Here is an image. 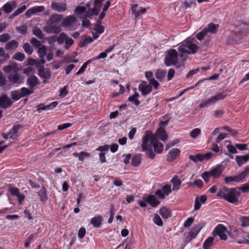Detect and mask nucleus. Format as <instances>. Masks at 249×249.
I'll return each mask as SVG.
<instances>
[{
  "mask_svg": "<svg viewBox=\"0 0 249 249\" xmlns=\"http://www.w3.org/2000/svg\"><path fill=\"white\" fill-rule=\"evenodd\" d=\"M239 220L241 222V226L242 227L249 226V216H241Z\"/></svg>",
  "mask_w": 249,
  "mask_h": 249,
  "instance_id": "58836bf2",
  "label": "nucleus"
},
{
  "mask_svg": "<svg viewBox=\"0 0 249 249\" xmlns=\"http://www.w3.org/2000/svg\"><path fill=\"white\" fill-rule=\"evenodd\" d=\"M142 157L141 154H138L134 156L131 158V164L134 167L138 166L142 162Z\"/></svg>",
  "mask_w": 249,
  "mask_h": 249,
  "instance_id": "bb28decb",
  "label": "nucleus"
},
{
  "mask_svg": "<svg viewBox=\"0 0 249 249\" xmlns=\"http://www.w3.org/2000/svg\"><path fill=\"white\" fill-rule=\"evenodd\" d=\"M73 156L75 157L78 158L80 161H83L85 158L89 157L90 154L87 152L82 151L80 153H73Z\"/></svg>",
  "mask_w": 249,
  "mask_h": 249,
  "instance_id": "72a5a7b5",
  "label": "nucleus"
},
{
  "mask_svg": "<svg viewBox=\"0 0 249 249\" xmlns=\"http://www.w3.org/2000/svg\"><path fill=\"white\" fill-rule=\"evenodd\" d=\"M228 92L227 91L224 90L221 92L218 93L215 96L211 97V101L214 104L217 101L224 99L227 96Z\"/></svg>",
  "mask_w": 249,
  "mask_h": 249,
  "instance_id": "4be33fe9",
  "label": "nucleus"
},
{
  "mask_svg": "<svg viewBox=\"0 0 249 249\" xmlns=\"http://www.w3.org/2000/svg\"><path fill=\"white\" fill-rule=\"evenodd\" d=\"M249 173V167H246L244 170L240 173L238 175L233 176L234 178V182L238 183V182H243L246 181V178L247 177L248 174Z\"/></svg>",
  "mask_w": 249,
  "mask_h": 249,
  "instance_id": "f8f14e48",
  "label": "nucleus"
},
{
  "mask_svg": "<svg viewBox=\"0 0 249 249\" xmlns=\"http://www.w3.org/2000/svg\"><path fill=\"white\" fill-rule=\"evenodd\" d=\"M249 160V156L248 155H245L244 156H236L235 157V160L239 166L246 163Z\"/></svg>",
  "mask_w": 249,
  "mask_h": 249,
  "instance_id": "393cba45",
  "label": "nucleus"
},
{
  "mask_svg": "<svg viewBox=\"0 0 249 249\" xmlns=\"http://www.w3.org/2000/svg\"><path fill=\"white\" fill-rule=\"evenodd\" d=\"M86 11V8L85 6H78L75 9L74 12L76 14L80 15L85 13Z\"/></svg>",
  "mask_w": 249,
  "mask_h": 249,
  "instance_id": "680f3d73",
  "label": "nucleus"
},
{
  "mask_svg": "<svg viewBox=\"0 0 249 249\" xmlns=\"http://www.w3.org/2000/svg\"><path fill=\"white\" fill-rule=\"evenodd\" d=\"M227 148L229 153L231 154H236L237 153V150L235 146L229 144L227 145Z\"/></svg>",
  "mask_w": 249,
  "mask_h": 249,
  "instance_id": "338daca9",
  "label": "nucleus"
},
{
  "mask_svg": "<svg viewBox=\"0 0 249 249\" xmlns=\"http://www.w3.org/2000/svg\"><path fill=\"white\" fill-rule=\"evenodd\" d=\"M109 146L107 144H106L103 146H99L98 148L96 149V151H100L101 152L99 153V159L101 163L106 162V152H107L109 150Z\"/></svg>",
  "mask_w": 249,
  "mask_h": 249,
  "instance_id": "ddd939ff",
  "label": "nucleus"
},
{
  "mask_svg": "<svg viewBox=\"0 0 249 249\" xmlns=\"http://www.w3.org/2000/svg\"><path fill=\"white\" fill-rule=\"evenodd\" d=\"M152 85L148 84L146 81H142L139 85L138 89L143 96L149 94L152 90Z\"/></svg>",
  "mask_w": 249,
  "mask_h": 249,
  "instance_id": "1a4fd4ad",
  "label": "nucleus"
},
{
  "mask_svg": "<svg viewBox=\"0 0 249 249\" xmlns=\"http://www.w3.org/2000/svg\"><path fill=\"white\" fill-rule=\"evenodd\" d=\"M171 183L173 184V191H177L179 190L181 184V180L177 178V176L174 177L171 180Z\"/></svg>",
  "mask_w": 249,
  "mask_h": 249,
  "instance_id": "c756f323",
  "label": "nucleus"
},
{
  "mask_svg": "<svg viewBox=\"0 0 249 249\" xmlns=\"http://www.w3.org/2000/svg\"><path fill=\"white\" fill-rule=\"evenodd\" d=\"M0 57H2L3 60L6 61L10 58V56L8 53H5L3 48L0 47Z\"/></svg>",
  "mask_w": 249,
  "mask_h": 249,
  "instance_id": "3c124183",
  "label": "nucleus"
},
{
  "mask_svg": "<svg viewBox=\"0 0 249 249\" xmlns=\"http://www.w3.org/2000/svg\"><path fill=\"white\" fill-rule=\"evenodd\" d=\"M178 53L175 49L169 50L164 59L165 64L167 66L175 65L178 61Z\"/></svg>",
  "mask_w": 249,
  "mask_h": 249,
  "instance_id": "20e7f679",
  "label": "nucleus"
},
{
  "mask_svg": "<svg viewBox=\"0 0 249 249\" xmlns=\"http://www.w3.org/2000/svg\"><path fill=\"white\" fill-rule=\"evenodd\" d=\"M203 82H204V80H199L194 86L190 87L187 89H184V90H183L181 92H180L178 96H180L182 95L186 91H187L189 89H194L195 87H196L197 86H199L201 83H202Z\"/></svg>",
  "mask_w": 249,
  "mask_h": 249,
  "instance_id": "13d9d810",
  "label": "nucleus"
},
{
  "mask_svg": "<svg viewBox=\"0 0 249 249\" xmlns=\"http://www.w3.org/2000/svg\"><path fill=\"white\" fill-rule=\"evenodd\" d=\"M68 36L64 33L60 34L59 37L57 38V42L59 44L63 43L66 39H67Z\"/></svg>",
  "mask_w": 249,
  "mask_h": 249,
  "instance_id": "4d7b16f0",
  "label": "nucleus"
},
{
  "mask_svg": "<svg viewBox=\"0 0 249 249\" xmlns=\"http://www.w3.org/2000/svg\"><path fill=\"white\" fill-rule=\"evenodd\" d=\"M7 80L5 76L1 71H0V87H4L6 84Z\"/></svg>",
  "mask_w": 249,
  "mask_h": 249,
  "instance_id": "603ef678",
  "label": "nucleus"
},
{
  "mask_svg": "<svg viewBox=\"0 0 249 249\" xmlns=\"http://www.w3.org/2000/svg\"><path fill=\"white\" fill-rule=\"evenodd\" d=\"M45 31L48 34H58L61 31L60 26H57L56 23L51 22L48 20L46 26L44 28Z\"/></svg>",
  "mask_w": 249,
  "mask_h": 249,
  "instance_id": "39448f33",
  "label": "nucleus"
},
{
  "mask_svg": "<svg viewBox=\"0 0 249 249\" xmlns=\"http://www.w3.org/2000/svg\"><path fill=\"white\" fill-rule=\"evenodd\" d=\"M38 55L40 58H43L46 55L47 48L44 45H42L39 47L37 51Z\"/></svg>",
  "mask_w": 249,
  "mask_h": 249,
  "instance_id": "ea45409f",
  "label": "nucleus"
},
{
  "mask_svg": "<svg viewBox=\"0 0 249 249\" xmlns=\"http://www.w3.org/2000/svg\"><path fill=\"white\" fill-rule=\"evenodd\" d=\"M38 75L41 78L48 79L51 76V72L48 70H45L44 68H40L38 71Z\"/></svg>",
  "mask_w": 249,
  "mask_h": 249,
  "instance_id": "473e14b6",
  "label": "nucleus"
},
{
  "mask_svg": "<svg viewBox=\"0 0 249 249\" xmlns=\"http://www.w3.org/2000/svg\"><path fill=\"white\" fill-rule=\"evenodd\" d=\"M30 42L34 47L36 48H39L41 45L40 41L35 37L31 39Z\"/></svg>",
  "mask_w": 249,
  "mask_h": 249,
  "instance_id": "69168bd1",
  "label": "nucleus"
},
{
  "mask_svg": "<svg viewBox=\"0 0 249 249\" xmlns=\"http://www.w3.org/2000/svg\"><path fill=\"white\" fill-rule=\"evenodd\" d=\"M8 192L12 196H16L18 199V203L21 204L25 198L24 195L20 192L19 190L16 187H13L11 184H9Z\"/></svg>",
  "mask_w": 249,
  "mask_h": 249,
  "instance_id": "0eeeda50",
  "label": "nucleus"
},
{
  "mask_svg": "<svg viewBox=\"0 0 249 249\" xmlns=\"http://www.w3.org/2000/svg\"><path fill=\"white\" fill-rule=\"evenodd\" d=\"M224 169L223 165L218 164L209 171L210 174L214 178H218L220 177Z\"/></svg>",
  "mask_w": 249,
  "mask_h": 249,
  "instance_id": "9b49d317",
  "label": "nucleus"
},
{
  "mask_svg": "<svg viewBox=\"0 0 249 249\" xmlns=\"http://www.w3.org/2000/svg\"><path fill=\"white\" fill-rule=\"evenodd\" d=\"M33 34L40 39L44 38V34L39 28H36L33 30Z\"/></svg>",
  "mask_w": 249,
  "mask_h": 249,
  "instance_id": "6e6d98bb",
  "label": "nucleus"
},
{
  "mask_svg": "<svg viewBox=\"0 0 249 249\" xmlns=\"http://www.w3.org/2000/svg\"><path fill=\"white\" fill-rule=\"evenodd\" d=\"M11 98L15 101H18L22 97L20 92L18 90H14L11 92Z\"/></svg>",
  "mask_w": 249,
  "mask_h": 249,
  "instance_id": "79ce46f5",
  "label": "nucleus"
},
{
  "mask_svg": "<svg viewBox=\"0 0 249 249\" xmlns=\"http://www.w3.org/2000/svg\"><path fill=\"white\" fill-rule=\"evenodd\" d=\"M227 230L226 228L223 224H218L213 230L212 234L214 236H216L222 233L224 231H226Z\"/></svg>",
  "mask_w": 249,
  "mask_h": 249,
  "instance_id": "a878e982",
  "label": "nucleus"
},
{
  "mask_svg": "<svg viewBox=\"0 0 249 249\" xmlns=\"http://www.w3.org/2000/svg\"><path fill=\"white\" fill-rule=\"evenodd\" d=\"M138 5L137 4H134L131 7L132 13L136 17H138L142 14H145L146 12V8H140V10H137Z\"/></svg>",
  "mask_w": 249,
  "mask_h": 249,
  "instance_id": "5701e85b",
  "label": "nucleus"
},
{
  "mask_svg": "<svg viewBox=\"0 0 249 249\" xmlns=\"http://www.w3.org/2000/svg\"><path fill=\"white\" fill-rule=\"evenodd\" d=\"M213 155L212 152H208L205 154L199 153L196 155H190L189 159L194 162H197V161H202L205 160H207L210 159Z\"/></svg>",
  "mask_w": 249,
  "mask_h": 249,
  "instance_id": "423d86ee",
  "label": "nucleus"
},
{
  "mask_svg": "<svg viewBox=\"0 0 249 249\" xmlns=\"http://www.w3.org/2000/svg\"><path fill=\"white\" fill-rule=\"evenodd\" d=\"M63 19V16L59 14H53L49 19L51 22L57 23Z\"/></svg>",
  "mask_w": 249,
  "mask_h": 249,
  "instance_id": "e433bc0d",
  "label": "nucleus"
},
{
  "mask_svg": "<svg viewBox=\"0 0 249 249\" xmlns=\"http://www.w3.org/2000/svg\"><path fill=\"white\" fill-rule=\"evenodd\" d=\"M214 238L213 237L210 236L207 238L204 241L203 245V249H209L210 247L212 246Z\"/></svg>",
  "mask_w": 249,
  "mask_h": 249,
  "instance_id": "4c0bfd02",
  "label": "nucleus"
},
{
  "mask_svg": "<svg viewBox=\"0 0 249 249\" xmlns=\"http://www.w3.org/2000/svg\"><path fill=\"white\" fill-rule=\"evenodd\" d=\"M2 8L3 9L4 12L6 14L11 13L13 9L12 5L9 2L4 4Z\"/></svg>",
  "mask_w": 249,
  "mask_h": 249,
  "instance_id": "de8ad7c7",
  "label": "nucleus"
},
{
  "mask_svg": "<svg viewBox=\"0 0 249 249\" xmlns=\"http://www.w3.org/2000/svg\"><path fill=\"white\" fill-rule=\"evenodd\" d=\"M27 84L30 87L31 89H34V88L39 84L38 79L35 75H32L28 78Z\"/></svg>",
  "mask_w": 249,
  "mask_h": 249,
  "instance_id": "6ab92c4d",
  "label": "nucleus"
},
{
  "mask_svg": "<svg viewBox=\"0 0 249 249\" xmlns=\"http://www.w3.org/2000/svg\"><path fill=\"white\" fill-rule=\"evenodd\" d=\"M34 234H31L26 239L25 242L24 244V247L26 248H28L30 246V245L31 244V242L33 241L34 239V238L35 237Z\"/></svg>",
  "mask_w": 249,
  "mask_h": 249,
  "instance_id": "e2e57ef3",
  "label": "nucleus"
},
{
  "mask_svg": "<svg viewBox=\"0 0 249 249\" xmlns=\"http://www.w3.org/2000/svg\"><path fill=\"white\" fill-rule=\"evenodd\" d=\"M103 220V218L101 215H98L92 217L90 220L91 224L95 228H99Z\"/></svg>",
  "mask_w": 249,
  "mask_h": 249,
  "instance_id": "412c9836",
  "label": "nucleus"
},
{
  "mask_svg": "<svg viewBox=\"0 0 249 249\" xmlns=\"http://www.w3.org/2000/svg\"><path fill=\"white\" fill-rule=\"evenodd\" d=\"M38 196H39L40 200L41 202H46L48 200L47 191L44 186L38 192Z\"/></svg>",
  "mask_w": 249,
  "mask_h": 249,
  "instance_id": "7c9ffc66",
  "label": "nucleus"
},
{
  "mask_svg": "<svg viewBox=\"0 0 249 249\" xmlns=\"http://www.w3.org/2000/svg\"><path fill=\"white\" fill-rule=\"evenodd\" d=\"M180 151L178 148H173L167 156V160L170 162L174 161L179 155Z\"/></svg>",
  "mask_w": 249,
  "mask_h": 249,
  "instance_id": "a211bd4d",
  "label": "nucleus"
},
{
  "mask_svg": "<svg viewBox=\"0 0 249 249\" xmlns=\"http://www.w3.org/2000/svg\"><path fill=\"white\" fill-rule=\"evenodd\" d=\"M19 45L18 42L16 40H12L5 44L6 50H13L16 49Z\"/></svg>",
  "mask_w": 249,
  "mask_h": 249,
  "instance_id": "b1692460",
  "label": "nucleus"
},
{
  "mask_svg": "<svg viewBox=\"0 0 249 249\" xmlns=\"http://www.w3.org/2000/svg\"><path fill=\"white\" fill-rule=\"evenodd\" d=\"M161 190L165 196H168L172 192L171 185L167 184L163 185L161 187Z\"/></svg>",
  "mask_w": 249,
  "mask_h": 249,
  "instance_id": "c03bdc74",
  "label": "nucleus"
},
{
  "mask_svg": "<svg viewBox=\"0 0 249 249\" xmlns=\"http://www.w3.org/2000/svg\"><path fill=\"white\" fill-rule=\"evenodd\" d=\"M156 134V137L163 142L165 141L167 139L168 136L166 131L161 127H160L157 129Z\"/></svg>",
  "mask_w": 249,
  "mask_h": 249,
  "instance_id": "aec40b11",
  "label": "nucleus"
},
{
  "mask_svg": "<svg viewBox=\"0 0 249 249\" xmlns=\"http://www.w3.org/2000/svg\"><path fill=\"white\" fill-rule=\"evenodd\" d=\"M219 27V25L218 24L211 23L205 29H206L207 33L209 32L212 34H215L217 32Z\"/></svg>",
  "mask_w": 249,
  "mask_h": 249,
  "instance_id": "cd10ccee",
  "label": "nucleus"
},
{
  "mask_svg": "<svg viewBox=\"0 0 249 249\" xmlns=\"http://www.w3.org/2000/svg\"><path fill=\"white\" fill-rule=\"evenodd\" d=\"M13 102L8 97L6 94H2L0 96V107L7 109L13 104Z\"/></svg>",
  "mask_w": 249,
  "mask_h": 249,
  "instance_id": "9d476101",
  "label": "nucleus"
},
{
  "mask_svg": "<svg viewBox=\"0 0 249 249\" xmlns=\"http://www.w3.org/2000/svg\"><path fill=\"white\" fill-rule=\"evenodd\" d=\"M142 151L145 153L146 157L153 160L156 156L155 153H161L164 146L158 141L155 135L151 132L146 131L142 138Z\"/></svg>",
  "mask_w": 249,
  "mask_h": 249,
  "instance_id": "f257e3e1",
  "label": "nucleus"
},
{
  "mask_svg": "<svg viewBox=\"0 0 249 249\" xmlns=\"http://www.w3.org/2000/svg\"><path fill=\"white\" fill-rule=\"evenodd\" d=\"M159 213L164 219H167L171 216V211L165 207H162L160 209Z\"/></svg>",
  "mask_w": 249,
  "mask_h": 249,
  "instance_id": "c85d7f7f",
  "label": "nucleus"
},
{
  "mask_svg": "<svg viewBox=\"0 0 249 249\" xmlns=\"http://www.w3.org/2000/svg\"><path fill=\"white\" fill-rule=\"evenodd\" d=\"M77 21V18L75 16H69L66 17L62 22L63 27H70Z\"/></svg>",
  "mask_w": 249,
  "mask_h": 249,
  "instance_id": "2eb2a0df",
  "label": "nucleus"
},
{
  "mask_svg": "<svg viewBox=\"0 0 249 249\" xmlns=\"http://www.w3.org/2000/svg\"><path fill=\"white\" fill-rule=\"evenodd\" d=\"M21 97L27 96L33 93V89H29L23 87L20 89Z\"/></svg>",
  "mask_w": 249,
  "mask_h": 249,
  "instance_id": "37998d69",
  "label": "nucleus"
},
{
  "mask_svg": "<svg viewBox=\"0 0 249 249\" xmlns=\"http://www.w3.org/2000/svg\"><path fill=\"white\" fill-rule=\"evenodd\" d=\"M23 48L26 53L29 55L31 54L34 51L33 49L28 43H24L23 45Z\"/></svg>",
  "mask_w": 249,
  "mask_h": 249,
  "instance_id": "49530a36",
  "label": "nucleus"
},
{
  "mask_svg": "<svg viewBox=\"0 0 249 249\" xmlns=\"http://www.w3.org/2000/svg\"><path fill=\"white\" fill-rule=\"evenodd\" d=\"M51 7L53 10L61 12L66 11L67 6L66 3L53 2L52 3Z\"/></svg>",
  "mask_w": 249,
  "mask_h": 249,
  "instance_id": "f3484780",
  "label": "nucleus"
},
{
  "mask_svg": "<svg viewBox=\"0 0 249 249\" xmlns=\"http://www.w3.org/2000/svg\"><path fill=\"white\" fill-rule=\"evenodd\" d=\"M93 41V38H91L90 36H86V37L83 40L80 42L79 44V46L80 47H83L85 46H87L88 44L92 42Z\"/></svg>",
  "mask_w": 249,
  "mask_h": 249,
  "instance_id": "a19ab883",
  "label": "nucleus"
},
{
  "mask_svg": "<svg viewBox=\"0 0 249 249\" xmlns=\"http://www.w3.org/2000/svg\"><path fill=\"white\" fill-rule=\"evenodd\" d=\"M143 200L149 204L152 207H156L160 203V202L157 199L156 196L153 195H149L146 197H144Z\"/></svg>",
  "mask_w": 249,
  "mask_h": 249,
  "instance_id": "dca6fc26",
  "label": "nucleus"
},
{
  "mask_svg": "<svg viewBox=\"0 0 249 249\" xmlns=\"http://www.w3.org/2000/svg\"><path fill=\"white\" fill-rule=\"evenodd\" d=\"M13 58V59H16L17 60L22 61L24 60L25 56V54L22 53L17 52L15 53Z\"/></svg>",
  "mask_w": 249,
  "mask_h": 249,
  "instance_id": "a18cd8bd",
  "label": "nucleus"
},
{
  "mask_svg": "<svg viewBox=\"0 0 249 249\" xmlns=\"http://www.w3.org/2000/svg\"><path fill=\"white\" fill-rule=\"evenodd\" d=\"M58 105L57 101H54L49 105H45V110H52Z\"/></svg>",
  "mask_w": 249,
  "mask_h": 249,
  "instance_id": "0e129e2a",
  "label": "nucleus"
},
{
  "mask_svg": "<svg viewBox=\"0 0 249 249\" xmlns=\"http://www.w3.org/2000/svg\"><path fill=\"white\" fill-rule=\"evenodd\" d=\"M166 71L165 70L158 69L155 73V76L157 79L160 81H162L166 76Z\"/></svg>",
  "mask_w": 249,
  "mask_h": 249,
  "instance_id": "2f4dec72",
  "label": "nucleus"
},
{
  "mask_svg": "<svg viewBox=\"0 0 249 249\" xmlns=\"http://www.w3.org/2000/svg\"><path fill=\"white\" fill-rule=\"evenodd\" d=\"M21 127V125L20 124L14 125L9 132L10 134H13L15 135L18 133L19 129Z\"/></svg>",
  "mask_w": 249,
  "mask_h": 249,
  "instance_id": "052dcab7",
  "label": "nucleus"
},
{
  "mask_svg": "<svg viewBox=\"0 0 249 249\" xmlns=\"http://www.w3.org/2000/svg\"><path fill=\"white\" fill-rule=\"evenodd\" d=\"M201 228L199 225H195L192 228V230L189 234L194 239L199 232Z\"/></svg>",
  "mask_w": 249,
  "mask_h": 249,
  "instance_id": "f704fd0d",
  "label": "nucleus"
},
{
  "mask_svg": "<svg viewBox=\"0 0 249 249\" xmlns=\"http://www.w3.org/2000/svg\"><path fill=\"white\" fill-rule=\"evenodd\" d=\"M11 36L7 33H4L0 35V42L5 43L10 40Z\"/></svg>",
  "mask_w": 249,
  "mask_h": 249,
  "instance_id": "8fccbe9b",
  "label": "nucleus"
},
{
  "mask_svg": "<svg viewBox=\"0 0 249 249\" xmlns=\"http://www.w3.org/2000/svg\"><path fill=\"white\" fill-rule=\"evenodd\" d=\"M193 39L188 37L181 42L178 48L180 52V56L182 57L183 54H195L199 50V47L193 42Z\"/></svg>",
  "mask_w": 249,
  "mask_h": 249,
  "instance_id": "7ed1b4c3",
  "label": "nucleus"
},
{
  "mask_svg": "<svg viewBox=\"0 0 249 249\" xmlns=\"http://www.w3.org/2000/svg\"><path fill=\"white\" fill-rule=\"evenodd\" d=\"M201 133V130L199 128H196L190 132V136L193 138H196Z\"/></svg>",
  "mask_w": 249,
  "mask_h": 249,
  "instance_id": "bf43d9fd",
  "label": "nucleus"
},
{
  "mask_svg": "<svg viewBox=\"0 0 249 249\" xmlns=\"http://www.w3.org/2000/svg\"><path fill=\"white\" fill-rule=\"evenodd\" d=\"M100 24L97 23L94 25V30L97 34H102L105 31V27Z\"/></svg>",
  "mask_w": 249,
  "mask_h": 249,
  "instance_id": "864d4df0",
  "label": "nucleus"
},
{
  "mask_svg": "<svg viewBox=\"0 0 249 249\" xmlns=\"http://www.w3.org/2000/svg\"><path fill=\"white\" fill-rule=\"evenodd\" d=\"M201 178L204 179V180L208 183L210 180V177H211V175L210 174V172H204L201 174Z\"/></svg>",
  "mask_w": 249,
  "mask_h": 249,
  "instance_id": "774afa93",
  "label": "nucleus"
},
{
  "mask_svg": "<svg viewBox=\"0 0 249 249\" xmlns=\"http://www.w3.org/2000/svg\"><path fill=\"white\" fill-rule=\"evenodd\" d=\"M154 223L159 226H161L163 225V222L160 217L158 214H155L153 218Z\"/></svg>",
  "mask_w": 249,
  "mask_h": 249,
  "instance_id": "09e8293b",
  "label": "nucleus"
},
{
  "mask_svg": "<svg viewBox=\"0 0 249 249\" xmlns=\"http://www.w3.org/2000/svg\"><path fill=\"white\" fill-rule=\"evenodd\" d=\"M139 96V93L136 92L133 95L128 97V100L133 103L136 106H139L140 104V101L137 99Z\"/></svg>",
  "mask_w": 249,
  "mask_h": 249,
  "instance_id": "c9c22d12",
  "label": "nucleus"
},
{
  "mask_svg": "<svg viewBox=\"0 0 249 249\" xmlns=\"http://www.w3.org/2000/svg\"><path fill=\"white\" fill-rule=\"evenodd\" d=\"M8 78L9 82L13 85H19L23 83V77L17 73L9 74Z\"/></svg>",
  "mask_w": 249,
  "mask_h": 249,
  "instance_id": "6e6552de",
  "label": "nucleus"
},
{
  "mask_svg": "<svg viewBox=\"0 0 249 249\" xmlns=\"http://www.w3.org/2000/svg\"><path fill=\"white\" fill-rule=\"evenodd\" d=\"M239 195V193L236 192L235 188L223 187L219 190L217 196L224 199L231 203L236 205L238 204Z\"/></svg>",
  "mask_w": 249,
  "mask_h": 249,
  "instance_id": "f03ea898",
  "label": "nucleus"
},
{
  "mask_svg": "<svg viewBox=\"0 0 249 249\" xmlns=\"http://www.w3.org/2000/svg\"><path fill=\"white\" fill-rule=\"evenodd\" d=\"M145 76L149 83L152 85L155 89H157L160 86L159 82L153 77V73L151 71L145 72Z\"/></svg>",
  "mask_w": 249,
  "mask_h": 249,
  "instance_id": "4468645a",
  "label": "nucleus"
},
{
  "mask_svg": "<svg viewBox=\"0 0 249 249\" xmlns=\"http://www.w3.org/2000/svg\"><path fill=\"white\" fill-rule=\"evenodd\" d=\"M207 32L206 29L204 28L201 31L199 32L196 35V38L199 40H202L204 39V37L207 35Z\"/></svg>",
  "mask_w": 249,
  "mask_h": 249,
  "instance_id": "5fc2aeb1",
  "label": "nucleus"
}]
</instances>
